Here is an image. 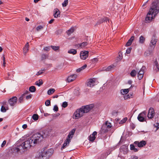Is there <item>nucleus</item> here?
<instances>
[{"instance_id":"nucleus-44","label":"nucleus","mask_w":159,"mask_h":159,"mask_svg":"<svg viewBox=\"0 0 159 159\" xmlns=\"http://www.w3.org/2000/svg\"><path fill=\"white\" fill-rule=\"evenodd\" d=\"M68 0H65L64 2L62 3V5L63 7H66L68 4Z\"/></svg>"},{"instance_id":"nucleus-12","label":"nucleus","mask_w":159,"mask_h":159,"mask_svg":"<svg viewBox=\"0 0 159 159\" xmlns=\"http://www.w3.org/2000/svg\"><path fill=\"white\" fill-rule=\"evenodd\" d=\"M154 115V111L153 108H150L148 111V117L149 119H152Z\"/></svg>"},{"instance_id":"nucleus-11","label":"nucleus","mask_w":159,"mask_h":159,"mask_svg":"<svg viewBox=\"0 0 159 159\" xmlns=\"http://www.w3.org/2000/svg\"><path fill=\"white\" fill-rule=\"evenodd\" d=\"M77 75L75 74H73L68 77L67 78V81L69 83L73 81L77 78Z\"/></svg>"},{"instance_id":"nucleus-16","label":"nucleus","mask_w":159,"mask_h":159,"mask_svg":"<svg viewBox=\"0 0 159 159\" xmlns=\"http://www.w3.org/2000/svg\"><path fill=\"white\" fill-rule=\"evenodd\" d=\"M70 139L67 138H66L61 147V149L62 150L64 149L65 148L69 145L70 143Z\"/></svg>"},{"instance_id":"nucleus-15","label":"nucleus","mask_w":159,"mask_h":159,"mask_svg":"<svg viewBox=\"0 0 159 159\" xmlns=\"http://www.w3.org/2000/svg\"><path fill=\"white\" fill-rule=\"evenodd\" d=\"M144 73V72L143 69V67H142L140 70L138 74V77L139 80H140L142 79Z\"/></svg>"},{"instance_id":"nucleus-39","label":"nucleus","mask_w":159,"mask_h":159,"mask_svg":"<svg viewBox=\"0 0 159 159\" xmlns=\"http://www.w3.org/2000/svg\"><path fill=\"white\" fill-rule=\"evenodd\" d=\"M24 96V94H23L18 99V102H19L21 103L22 102Z\"/></svg>"},{"instance_id":"nucleus-40","label":"nucleus","mask_w":159,"mask_h":159,"mask_svg":"<svg viewBox=\"0 0 159 159\" xmlns=\"http://www.w3.org/2000/svg\"><path fill=\"white\" fill-rule=\"evenodd\" d=\"M127 120V117H125L122 120L120 121L119 123L120 124H122L125 123Z\"/></svg>"},{"instance_id":"nucleus-62","label":"nucleus","mask_w":159,"mask_h":159,"mask_svg":"<svg viewBox=\"0 0 159 159\" xmlns=\"http://www.w3.org/2000/svg\"><path fill=\"white\" fill-rule=\"evenodd\" d=\"M155 127H156L157 128V129L158 128H159V123H157L156 124V125H154Z\"/></svg>"},{"instance_id":"nucleus-31","label":"nucleus","mask_w":159,"mask_h":159,"mask_svg":"<svg viewBox=\"0 0 159 159\" xmlns=\"http://www.w3.org/2000/svg\"><path fill=\"white\" fill-rule=\"evenodd\" d=\"M74 93L75 95H78L80 93V89L79 88H76L74 91Z\"/></svg>"},{"instance_id":"nucleus-23","label":"nucleus","mask_w":159,"mask_h":159,"mask_svg":"<svg viewBox=\"0 0 159 159\" xmlns=\"http://www.w3.org/2000/svg\"><path fill=\"white\" fill-rule=\"evenodd\" d=\"M74 30L75 28L74 27H72L66 31V33L68 35H69L73 33Z\"/></svg>"},{"instance_id":"nucleus-25","label":"nucleus","mask_w":159,"mask_h":159,"mask_svg":"<svg viewBox=\"0 0 159 159\" xmlns=\"http://www.w3.org/2000/svg\"><path fill=\"white\" fill-rule=\"evenodd\" d=\"M146 144V142L145 141H142L138 143V147H142L145 146Z\"/></svg>"},{"instance_id":"nucleus-1","label":"nucleus","mask_w":159,"mask_h":159,"mask_svg":"<svg viewBox=\"0 0 159 159\" xmlns=\"http://www.w3.org/2000/svg\"><path fill=\"white\" fill-rule=\"evenodd\" d=\"M42 137L40 133H36L16 148L15 150L17 152L20 150L23 151H26L31 146H35V144L40 142L42 139Z\"/></svg>"},{"instance_id":"nucleus-38","label":"nucleus","mask_w":159,"mask_h":159,"mask_svg":"<svg viewBox=\"0 0 159 159\" xmlns=\"http://www.w3.org/2000/svg\"><path fill=\"white\" fill-rule=\"evenodd\" d=\"M45 70L44 69H42L41 70H40L36 73V75H41V74L43 73Z\"/></svg>"},{"instance_id":"nucleus-51","label":"nucleus","mask_w":159,"mask_h":159,"mask_svg":"<svg viewBox=\"0 0 159 159\" xmlns=\"http://www.w3.org/2000/svg\"><path fill=\"white\" fill-rule=\"evenodd\" d=\"M1 111L2 112H5L6 111V110L5 107L3 106H2L1 109Z\"/></svg>"},{"instance_id":"nucleus-28","label":"nucleus","mask_w":159,"mask_h":159,"mask_svg":"<svg viewBox=\"0 0 159 159\" xmlns=\"http://www.w3.org/2000/svg\"><path fill=\"white\" fill-rule=\"evenodd\" d=\"M43 82L42 80L40 79L35 83V85L38 86H40L43 84Z\"/></svg>"},{"instance_id":"nucleus-60","label":"nucleus","mask_w":159,"mask_h":159,"mask_svg":"<svg viewBox=\"0 0 159 159\" xmlns=\"http://www.w3.org/2000/svg\"><path fill=\"white\" fill-rule=\"evenodd\" d=\"M154 65L156 66V67L157 69H158V63L157 61H155L154 63Z\"/></svg>"},{"instance_id":"nucleus-57","label":"nucleus","mask_w":159,"mask_h":159,"mask_svg":"<svg viewBox=\"0 0 159 159\" xmlns=\"http://www.w3.org/2000/svg\"><path fill=\"white\" fill-rule=\"evenodd\" d=\"M32 97V95L31 94H30L29 95H28L26 96V99L28 100L30 99Z\"/></svg>"},{"instance_id":"nucleus-42","label":"nucleus","mask_w":159,"mask_h":159,"mask_svg":"<svg viewBox=\"0 0 159 159\" xmlns=\"http://www.w3.org/2000/svg\"><path fill=\"white\" fill-rule=\"evenodd\" d=\"M48 57V55L45 54H43L42 55L41 58L42 60L46 59Z\"/></svg>"},{"instance_id":"nucleus-14","label":"nucleus","mask_w":159,"mask_h":159,"mask_svg":"<svg viewBox=\"0 0 159 159\" xmlns=\"http://www.w3.org/2000/svg\"><path fill=\"white\" fill-rule=\"evenodd\" d=\"M128 151V147L125 145H123L120 148V151L121 153H123L124 154H126Z\"/></svg>"},{"instance_id":"nucleus-35","label":"nucleus","mask_w":159,"mask_h":159,"mask_svg":"<svg viewBox=\"0 0 159 159\" xmlns=\"http://www.w3.org/2000/svg\"><path fill=\"white\" fill-rule=\"evenodd\" d=\"M137 118L139 121L143 122L144 121V118L141 116V115H139L138 116Z\"/></svg>"},{"instance_id":"nucleus-46","label":"nucleus","mask_w":159,"mask_h":159,"mask_svg":"<svg viewBox=\"0 0 159 159\" xmlns=\"http://www.w3.org/2000/svg\"><path fill=\"white\" fill-rule=\"evenodd\" d=\"M43 28V27L42 26V25H40L38 26L36 28V30L39 31H40V30H42Z\"/></svg>"},{"instance_id":"nucleus-9","label":"nucleus","mask_w":159,"mask_h":159,"mask_svg":"<svg viewBox=\"0 0 159 159\" xmlns=\"http://www.w3.org/2000/svg\"><path fill=\"white\" fill-rule=\"evenodd\" d=\"M17 99L16 97H13L10 98L8 100V103L11 106H13L16 104Z\"/></svg>"},{"instance_id":"nucleus-18","label":"nucleus","mask_w":159,"mask_h":159,"mask_svg":"<svg viewBox=\"0 0 159 159\" xmlns=\"http://www.w3.org/2000/svg\"><path fill=\"white\" fill-rule=\"evenodd\" d=\"M75 129H72L69 133L67 137V138L69 139H70L71 140L72 138L73 135H74L75 132Z\"/></svg>"},{"instance_id":"nucleus-59","label":"nucleus","mask_w":159,"mask_h":159,"mask_svg":"<svg viewBox=\"0 0 159 159\" xmlns=\"http://www.w3.org/2000/svg\"><path fill=\"white\" fill-rule=\"evenodd\" d=\"M131 159H138V157L135 156H133L131 157Z\"/></svg>"},{"instance_id":"nucleus-36","label":"nucleus","mask_w":159,"mask_h":159,"mask_svg":"<svg viewBox=\"0 0 159 159\" xmlns=\"http://www.w3.org/2000/svg\"><path fill=\"white\" fill-rule=\"evenodd\" d=\"M13 71H10L9 72H8L7 73V75H8V77L7 78H6V79L7 80H11V78L10 77V76L11 74L12 73Z\"/></svg>"},{"instance_id":"nucleus-47","label":"nucleus","mask_w":159,"mask_h":159,"mask_svg":"<svg viewBox=\"0 0 159 159\" xmlns=\"http://www.w3.org/2000/svg\"><path fill=\"white\" fill-rule=\"evenodd\" d=\"M91 61L93 64H95L98 61V59L97 58H95L92 59Z\"/></svg>"},{"instance_id":"nucleus-19","label":"nucleus","mask_w":159,"mask_h":159,"mask_svg":"<svg viewBox=\"0 0 159 159\" xmlns=\"http://www.w3.org/2000/svg\"><path fill=\"white\" fill-rule=\"evenodd\" d=\"M54 12L53 16L55 18H57L59 16L60 12L58 9L57 8L54 9Z\"/></svg>"},{"instance_id":"nucleus-13","label":"nucleus","mask_w":159,"mask_h":159,"mask_svg":"<svg viewBox=\"0 0 159 159\" xmlns=\"http://www.w3.org/2000/svg\"><path fill=\"white\" fill-rule=\"evenodd\" d=\"M157 42V39L155 37H153L152 38L149 44L150 46L154 48L156 45Z\"/></svg>"},{"instance_id":"nucleus-41","label":"nucleus","mask_w":159,"mask_h":159,"mask_svg":"<svg viewBox=\"0 0 159 159\" xmlns=\"http://www.w3.org/2000/svg\"><path fill=\"white\" fill-rule=\"evenodd\" d=\"M52 48L54 51H57L59 49V46H51Z\"/></svg>"},{"instance_id":"nucleus-58","label":"nucleus","mask_w":159,"mask_h":159,"mask_svg":"<svg viewBox=\"0 0 159 159\" xmlns=\"http://www.w3.org/2000/svg\"><path fill=\"white\" fill-rule=\"evenodd\" d=\"M135 148L133 144H130V148L132 150H133Z\"/></svg>"},{"instance_id":"nucleus-48","label":"nucleus","mask_w":159,"mask_h":159,"mask_svg":"<svg viewBox=\"0 0 159 159\" xmlns=\"http://www.w3.org/2000/svg\"><path fill=\"white\" fill-rule=\"evenodd\" d=\"M146 112L145 111H144L139 114V115H141V116H143V118H144V117L146 116Z\"/></svg>"},{"instance_id":"nucleus-27","label":"nucleus","mask_w":159,"mask_h":159,"mask_svg":"<svg viewBox=\"0 0 159 159\" xmlns=\"http://www.w3.org/2000/svg\"><path fill=\"white\" fill-rule=\"evenodd\" d=\"M55 89H54L51 88L48 90L47 92V93L49 95L53 94L55 92Z\"/></svg>"},{"instance_id":"nucleus-6","label":"nucleus","mask_w":159,"mask_h":159,"mask_svg":"<svg viewBox=\"0 0 159 159\" xmlns=\"http://www.w3.org/2000/svg\"><path fill=\"white\" fill-rule=\"evenodd\" d=\"M97 79L95 78H93L89 79L87 82V85L88 86L92 87L97 84Z\"/></svg>"},{"instance_id":"nucleus-30","label":"nucleus","mask_w":159,"mask_h":159,"mask_svg":"<svg viewBox=\"0 0 159 159\" xmlns=\"http://www.w3.org/2000/svg\"><path fill=\"white\" fill-rule=\"evenodd\" d=\"M145 41V38L143 36H141L139 37V42L141 43H143Z\"/></svg>"},{"instance_id":"nucleus-49","label":"nucleus","mask_w":159,"mask_h":159,"mask_svg":"<svg viewBox=\"0 0 159 159\" xmlns=\"http://www.w3.org/2000/svg\"><path fill=\"white\" fill-rule=\"evenodd\" d=\"M45 104L47 106H50V101L49 100H47L45 102Z\"/></svg>"},{"instance_id":"nucleus-50","label":"nucleus","mask_w":159,"mask_h":159,"mask_svg":"<svg viewBox=\"0 0 159 159\" xmlns=\"http://www.w3.org/2000/svg\"><path fill=\"white\" fill-rule=\"evenodd\" d=\"M67 105H68V104H67V102H65L63 103L62 104V107H63L65 108L67 106Z\"/></svg>"},{"instance_id":"nucleus-45","label":"nucleus","mask_w":159,"mask_h":159,"mask_svg":"<svg viewBox=\"0 0 159 159\" xmlns=\"http://www.w3.org/2000/svg\"><path fill=\"white\" fill-rule=\"evenodd\" d=\"M47 132H48V133L47 134V136H51L53 133V131L51 129H49L47 131Z\"/></svg>"},{"instance_id":"nucleus-32","label":"nucleus","mask_w":159,"mask_h":159,"mask_svg":"<svg viewBox=\"0 0 159 159\" xmlns=\"http://www.w3.org/2000/svg\"><path fill=\"white\" fill-rule=\"evenodd\" d=\"M29 90L31 92H34L36 90L35 87L34 86H32L30 87Z\"/></svg>"},{"instance_id":"nucleus-24","label":"nucleus","mask_w":159,"mask_h":159,"mask_svg":"<svg viewBox=\"0 0 159 159\" xmlns=\"http://www.w3.org/2000/svg\"><path fill=\"white\" fill-rule=\"evenodd\" d=\"M68 53L73 55H75L77 53V51L74 49H70L68 51Z\"/></svg>"},{"instance_id":"nucleus-21","label":"nucleus","mask_w":159,"mask_h":159,"mask_svg":"<svg viewBox=\"0 0 159 159\" xmlns=\"http://www.w3.org/2000/svg\"><path fill=\"white\" fill-rule=\"evenodd\" d=\"M134 36H132L126 43V46H128L130 45L132 42V41L134 40Z\"/></svg>"},{"instance_id":"nucleus-55","label":"nucleus","mask_w":159,"mask_h":159,"mask_svg":"<svg viewBox=\"0 0 159 159\" xmlns=\"http://www.w3.org/2000/svg\"><path fill=\"white\" fill-rule=\"evenodd\" d=\"M50 49V47L49 46L43 48V50L46 51H49Z\"/></svg>"},{"instance_id":"nucleus-56","label":"nucleus","mask_w":159,"mask_h":159,"mask_svg":"<svg viewBox=\"0 0 159 159\" xmlns=\"http://www.w3.org/2000/svg\"><path fill=\"white\" fill-rule=\"evenodd\" d=\"M131 48H129L127 49L126 50V53L127 54H129L130 53L131 51Z\"/></svg>"},{"instance_id":"nucleus-22","label":"nucleus","mask_w":159,"mask_h":159,"mask_svg":"<svg viewBox=\"0 0 159 159\" xmlns=\"http://www.w3.org/2000/svg\"><path fill=\"white\" fill-rule=\"evenodd\" d=\"M129 92V89H121L120 90V93L121 94L123 95L127 94Z\"/></svg>"},{"instance_id":"nucleus-26","label":"nucleus","mask_w":159,"mask_h":159,"mask_svg":"<svg viewBox=\"0 0 159 159\" xmlns=\"http://www.w3.org/2000/svg\"><path fill=\"white\" fill-rule=\"evenodd\" d=\"M87 65L86 64L84 65L83 66L80 68L77 69L76 71L77 72H79L85 69L87 67Z\"/></svg>"},{"instance_id":"nucleus-20","label":"nucleus","mask_w":159,"mask_h":159,"mask_svg":"<svg viewBox=\"0 0 159 159\" xmlns=\"http://www.w3.org/2000/svg\"><path fill=\"white\" fill-rule=\"evenodd\" d=\"M29 43L27 42L26 44H25V46L24 47L23 49V52L24 54L25 55H26V54L29 51Z\"/></svg>"},{"instance_id":"nucleus-7","label":"nucleus","mask_w":159,"mask_h":159,"mask_svg":"<svg viewBox=\"0 0 159 159\" xmlns=\"http://www.w3.org/2000/svg\"><path fill=\"white\" fill-rule=\"evenodd\" d=\"M93 107L94 105L93 104H91L82 107L81 108L83 111L84 113L89 112L93 109Z\"/></svg>"},{"instance_id":"nucleus-43","label":"nucleus","mask_w":159,"mask_h":159,"mask_svg":"<svg viewBox=\"0 0 159 159\" xmlns=\"http://www.w3.org/2000/svg\"><path fill=\"white\" fill-rule=\"evenodd\" d=\"M152 52L150 50L147 51L144 53L145 55L148 56L152 54Z\"/></svg>"},{"instance_id":"nucleus-37","label":"nucleus","mask_w":159,"mask_h":159,"mask_svg":"<svg viewBox=\"0 0 159 159\" xmlns=\"http://www.w3.org/2000/svg\"><path fill=\"white\" fill-rule=\"evenodd\" d=\"M32 118L34 120H36L38 119V116L37 114H34L32 116Z\"/></svg>"},{"instance_id":"nucleus-3","label":"nucleus","mask_w":159,"mask_h":159,"mask_svg":"<svg viewBox=\"0 0 159 159\" xmlns=\"http://www.w3.org/2000/svg\"><path fill=\"white\" fill-rule=\"evenodd\" d=\"M54 150L52 148L42 150L39 154L38 159H47L52 154Z\"/></svg>"},{"instance_id":"nucleus-17","label":"nucleus","mask_w":159,"mask_h":159,"mask_svg":"<svg viewBox=\"0 0 159 159\" xmlns=\"http://www.w3.org/2000/svg\"><path fill=\"white\" fill-rule=\"evenodd\" d=\"M97 134V132L94 131L92 134H91L89 137V140L90 141L93 142L95 139V135Z\"/></svg>"},{"instance_id":"nucleus-8","label":"nucleus","mask_w":159,"mask_h":159,"mask_svg":"<svg viewBox=\"0 0 159 159\" xmlns=\"http://www.w3.org/2000/svg\"><path fill=\"white\" fill-rule=\"evenodd\" d=\"M89 52L86 51H83L80 52V57L82 60H85L88 56Z\"/></svg>"},{"instance_id":"nucleus-2","label":"nucleus","mask_w":159,"mask_h":159,"mask_svg":"<svg viewBox=\"0 0 159 159\" xmlns=\"http://www.w3.org/2000/svg\"><path fill=\"white\" fill-rule=\"evenodd\" d=\"M158 13V7L155 4L152 3L145 19V22L148 23L150 22Z\"/></svg>"},{"instance_id":"nucleus-54","label":"nucleus","mask_w":159,"mask_h":159,"mask_svg":"<svg viewBox=\"0 0 159 159\" xmlns=\"http://www.w3.org/2000/svg\"><path fill=\"white\" fill-rule=\"evenodd\" d=\"M6 140H4L1 144V147L2 148V147H4L5 146V145H6Z\"/></svg>"},{"instance_id":"nucleus-53","label":"nucleus","mask_w":159,"mask_h":159,"mask_svg":"<svg viewBox=\"0 0 159 159\" xmlns=\"http://www.w3.org/2000/svg\"><path fill=\"white\" fill-rule=\"evenodd\" d=\"M53 110L54 111H58V107L57 105L54 106Z\"/></svg>"},{"instance_id":"nucleus-33","label":"nucleus","mask_w":159,"mask_h":159,"mask_svg":"<svg viewBox=\"0 0 159 159\" xmlns=\"http://www.w3.org/2000/svg\"><path fill=\"white\" fill-rule=\"evenodd\" d=\"M88 44L87 42H83L79 44L80 47L83 48L86 46Z\"/></svg>"},{"instance_id":"nucleus-34","label":"nucleus","mask_w":159,"mask_h":159,"mask_svg":"<svg viewBox=\"0 0 159 159\" xmlns=\"http://www.w3.org/2000/svg\"><path fill=\"white\" fill-rule=\"evenodd\" d=\"M136 72L134 70H133L130 73V75L131 76L134 77L136 75Z\"/></svg>"},{"instance_id":"nucleus-63","label":"nucleus","mask_w":159,"mask_h":159,"mask_svg":"<svg viewBox=\"0 0 159 159\" xmlns=\"http://www.w3.org/2000/svg\"><path fill=\"white\" fill-rule=\"evenodd\" d=\"M121 55H122V54L120 53H119V59L120 60L122 59V56H121Z\"/></svg>"},{"instance_id":"nucleus-4","label":"nucleus","mask_w":159,"mask_h":159,"mask_svg":"<svg viewBox=\"0 0 159 159\" xmlns=\"http://www.w3.org/2000/svg\"><path fill=\"white\" fill-rule=\"evenodd\" d=\"M112 125L111 124L107 121L102 126L101 128V131L103 133H106L107 132L109 129L111 128Z\"/></svg>"},{"instance_id":"nucleus-61","label":"nucleus","mask_w":159,"mask_h":159,"mask_svg":"<svg viewBox=\"0 0 159 159\" xmlns=\"http://www.w3.org/2000/svg\"><path fill=\"white\" fill-rule=\"evenodd\" d=\"M27 125L26 124H24L22 126V127L24 129H25L27 127Z\"/></svg>"},{"instance_id":"nucleus-29","label":"nucleus","mask_w":159,"mask_h":159,"mask_svg":"<svg viewBox=\"0 0 159 159\" xmlns=\"http://www.w3.org/2000/svg\"><path fill=\"white\" fill-rule=\"evenodd\" d=\"M107 20L109 22V19H108L107 17H104V18H102L101 20H100L99 21V22L97 23V24H99L100 23L103 22V21H104L105 20H106L107 21Z\"/></svg>"},{"instance_id":"nucleus-5","label":"nucleus","mask_w":159,"mask_h":159,"mask_svg":"<svg viewBox=\"0 0 159 159\" xmlns=\"http://www.w3.org/2000/svg\"><path fill=\"white\" fill-rule=\"evenodd\" d=\"M84 114L83 111L80 108L77 110L75 112L73 116V118L75 119H78L82 116Z\"/></svg>"},{"instance_id":"nucleus-52","label":"nucleus","mask_w":159,"mask_h":159,"mask_svg":"<svg viewBox=\"0 0 159 159\" xmlns=\"http://www.w3.org/2000/svg\"><path fill=\"white\" fill-rule=\"evenodd\" d=\"M111 114L113 116H116L117 114V112L115 111H113L111 113Z\"/></svg>"},{"instance_id":"nucleus-10","label":"nucleus","mask_w":159,"mask_h":159,"mask_svg":"<svg viewBox=\"0 0 159 159\" xmlns=\"http://www.w3.org/2000/svg\"><path fill=\"white\" fill-rule=\"evenodd\" d=\"M115 67V66L113 65H112L107 67H104L103 68L102 70L106 71H113Z\"/></svg>"},{"instance_id":"nucleus-64","label":"nucleus","mask_w":159,"mask_h":159,"mask_svg":"<svg viewBox=\"0 0 159 159\" xmlns=\"http://www.w3.org/2000/svg\"><path fill=\"white\" fill-rule=\"evenodd\" d=\"M54 19H51V20H50L49 21V24H51L52 23L53 21H54Z\"/></svg>"}]
</instances>
